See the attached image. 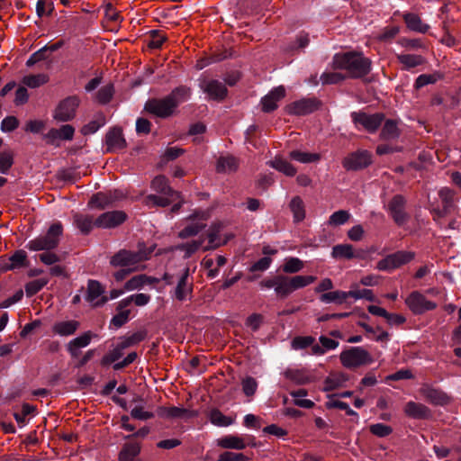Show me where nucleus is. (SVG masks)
<instances>
[{
    "label": "nucleus",
    "instance_id": "obj_44",
    "mask_svg": "<svg viewBox=\"0 0 461 461\" xmlns=\"http://www.w3.org/2000/svg\"><path fill=\"white\" fill-rule=\"evenodd\" d=\"M348 298V292L344 291H332L322 294L320 297L322 303H342L346 299Z\"/></svg>",
    "mask_w": 461,
    "mask_h": 461
},
{
    "label": "nucleus",
    "instance_id": "obj_38",
    "mask_svg": "<svg viewBox=\"0 0 461 461\" xmlns=\"http://www.w3.org/2000/svg\"><path fill=\"white\" fill-rule=\"evenodd\" d=\"M403 19L407 27L411 31L425 33L429 30V25L423 23L419 15L415 14H406Z\"/></svg>",
    "mask_w": 461,
    "mask_h": 461
},
{
    "label": "nucleus",
    "instance_id": "obj_17",
    "mask_svg": "<svg viewBox=\"0 0 461 461\" xmlns=\"http://www.w3.org/2000/svg\"><path fill=\"white\" fill-rule=\"evenodd\" d=\"M200 88L208 95L209 98L215 101L223 100L228 93L226 86L216 79L203 80L199 84Z\"/></svg>",
    "mask_w": 461,
    "mask_h": 461
},
{
    "label": "nucleus",
    "instance_id": "obj_49",
    "mask_svg": "<svg viewBox=\"0 0 461 461\" xmlns=\"http://www.w3.org/2000/svg\"><path fill=\"white\" fill-rule=\"evenodd\" d=\"M290 394L292 397L294 398V404L299 407L311 409L314 406V402L312 401L303 399V397H305L307 395V391L305 389L292 391Z\"/></svg>",
    "mask_w": 461,
    "mask_h": 461
},
{
    "label": "nucleus",
    "instance_id": "obj_37",
    "mask_svg": "<svg viewBox=\"0 0 461 461\" xmlns=\"http://www.w3.org/2000/svg\"><path fill=\"white\" fill-rule=\"evenodd\" d=\"M239 167V161L233 156L220 157L216 164V171L218 173L234 172Z\"/></svg>",
    "mask_w": 461,
    "mask_h": 461
},
{
    "label": "nucleus",
    "instance_id": "obj_61",
    "mask_svg": "<svg viewBox=\"0 0 461 461\" xmlns=\"http://www.w3.org/2000/svg\"><path fill=\"white\" fill-rule=\"evenodd\" d=\"M145 337H146L145 332L138 331V332H135V333L124 338L122 342H120V344L125 349L129 347L136 345V344L140 343V341L144 340Z\"/></svg>",
    "mask_w": 461,
    "mask_h": 461
},
{
    "label": "nucleus",
    "instance_id": "obj_4",
    "mask_svg": "<svg viewBox=\"0 0 461 461\" xmlns=\"http://www.w3.org/2000/svg\"><path fill=\"white\" fill-rule=\"evenodd\" d=\"M62 233V224L60 222L53 223L44 235L30 240L26 247L32 251L53 249L58 247Z\"/></svg>",
    "mask_w": 461,
    "mask_h": 461
},
{
    "label": "nucleus",
    "instance_id": "obj_31",
    "mask_svg": "<svg viewBox=\"0 0 461 461\" xmlns=\"http://www.w3.org/2000/svg\"><path fill=\"white\" fill-rule=\"evenodd\" d=\"M151 187L164 195L180 197V194L169 186L168 180L164 176H156L151 182Z\"/></svg>",
    "mask_w": 461,
    "mask_h": 461
},
{
    "label": "nucleus",
    "instance_id": "obj_20",
    "mask_svg": "<svg viewBox=\"0 0 461 461\" xmlns=\"http://www.w3.org/2000/svg\"><path fill=\"white\" fill-rule=\"evenodd\" d=\"M422 397L433 405L444 406L450 402L451 398L442 390L424 385L420 390Z\"/></svg>",
    "mask_w": 461,
    "mask_h": 461
},
{
    "label": "nucleus",
    "instance_id": "obj_60",
    "mask_svg": "<svg viewBox=\"0 0 461 461\" xmlns=\"http://www.w3.org/2000/svg\"><path fill=\"white\" fill-rule=\"evenodd\" d=\"M369 430L373 435L379 438L387 437L393 432L392 427L384 423L372 424Z\"/></svg>",
    "mask_w": 461,
    "mask_h": 461
},
{
    "label": "nucleus",
    "instance_id": "obj_11",
    "mask_svg": "<svg viewBox=\"0 0 461 461\" xmlns=\"http://www.w3.org/2000/svg\"><path fill=\"white\" fill-rule=\"evenodd\" d=\"M405 303L412 313L419 315L437 308V303L428 300L420 292L413 291L405 299Z\"/></svg>",
    "mask_w": 461,
    "mask_h": 461
},
{
    "label": "nucleus",
    "instance_id": "obj_16",
    "mask_svg": "<svg viewBox=\"0 0 461 461\" xmlns=\"http://www.w3.org/2000/svg\"><path fill=\"white\" fill-rule=\"evenodd\" d=\"M127 220L123 211H111L100 214L95 218V227L100 229H113L122 224Z\"/></svg>",
    "mask_w": 461,
    "mask_h": 461
},
{
    "label": "nucleus",
    "instance_id": "obj_55",
    "mask_svg": "<svg viewBox=\"0 0 461 461\" xmlns=\"http://www.w3.org/2000/svg\"><path fill=\"white\" fill-rule=\"evenodd\" d=\"M438 196L441 200L442 205L445 207V212L447 208L453 207L455 192L452 189L448 187L440 189L438 192Z\"/></svg>",
    "mask_w": 461,
    "mask_h": 461
},
{
    "label": "nucleus",
    "instance_id": "obj_33",
    "mask_svg": "<svg viewBox=\"0 0 461 461\" xmlns=\"http://www.w3.org/2000/svg\"><path fill=\"white\" fill-rule=\"evenodd\" d=\"M222 229L221 223H214L208 230L207 238H208V245L203 247V250H211L215 249L225 242H221L220 240V232Z\"/></svg>",
    "mask_w": 461,
    "mask_h": 461
},
{
    "label": "nucleus",
    "instance_id": "obj_58",
    "mask_svg": "<svg viewBox=\"0 0 461 461\" xmlns=\"http://www.w3.org/2000/svg\"><path fill=\"white\" fill-rule=\"evenodd\" d=\"M167 40V36L160 31H151L150 32V40L148 43V46L150 49H159L162 44Z\"/></svg>",
    "mask_w": 461,
    "mask_h": 461
},
{
    "label": "nucleus",
    "instance_id": "obj_21",
    "mask_svg": "<svg viewBox=\"0 0 461 461\" xmlns=\"http://www.w3.org/2000/svg\"><path fill=\"white\" fill-rule=\"evenodd\" d=\"M75 135V128L70 124H64L60 128L50 129L44 138L47 143L54 146H59L56 142L58 140H72Z\"/></svg>",
    "mask_w": 461,
    "mask_h": 461
},
{
    "label": "nucleus",
    "instance_id": "obj_32",
    "mask_svg": "<svg viewBox=\"0 0 461 461\" xmlns=\"http://www.w3.org/2000/svg\"><path fill=\"white\" fill-rule=\"evenodd\" d=\"M396 58L405 70H410L425 63V59L417 54H397Z\"/></svg>",
    "mask_w": 461,
    "mask_h": 461
},
{
    "label": "nucleus",
    "instance_id": "obj_51",
    "mask_svg": "<svg viewBox=\"0 0 461 461\" xmlns=\"http://www.w3.org/2000/svg\"><path fill=\"white\" fill-rule=\"evenodd\" d=\"M49 283L48 278H39L30 281L25 285V293L27 296L31 297L40 292Z\"/></svg>",
    "mask_w": 461,
    "mask_h": 461
},
{
    "label": "nucleus",
    "instance_id": "obj_8",
    "mask_svg": "<svg viewBox=\"0 0 461 461\" xmlns=\"http://www.w3.org/2000/svg\"><path fill=\"white\" fill-rule=\"evenodd\" d=\"M194 290L193 278L189 267H185L177 276L176 285L171 292L173 298L179 302L191 299Z\"/></svg>",
    "mask_w": 461,
    "mask_h": 461
},
{
    "label": "nucleus",
    "instance_id": "obj_57",
    "mask_svg": "<svg viewBox=\"0 0 461 461\" xmlns=\"http://www.w3.org/2000/svg\"><path fill=\"white\" fill-rule=\"evenodd\" d=\"M315 342V339L312 336H298L292 340V348L294 349H303L312 346Z\"/></svg>",
    "mask_w": 461,
    "mask_h": 461
},
{
    "label": "nucleus",
    "instance_id": "obj_26",
    "mask_svg": "<svg viewBox=\"0 0 461 461\" xmlns=\"http://www.w3.org/2000/svg\"><path fill=\"white\" fill-rule=\"evenodd\" d=\"M404 413L408 417L416 420H427L432 415L431 411L426 405L412 401L405 404Z\"/></svg>",
    "mask_w": 461,
    "mask_h": 461
},
{
    "label": "nucleus",
    "instance_id": "obj_30",
    "mask_svg": "<svg viewBox=\"0 0 461 461\" xmlns=\"http://www.w3.org/2000/svg\"><path fill=\"white\" fill-rule=\"evenodd\" d=\"M80 327V322L75 320L58 321L52 327V331L59 336L68 337L75 334Z\"/></svg>",
    "mask_w": 461,
    "mask_h": 461
},
{
    "label": "nucleus",
    "instance_id": "obj_7",
    "mask_svg": "<svg viewBox=\"0 0 461 461\" xmlns=\"http://www.w3.org/2000/svg\"><path fill=\"white\" fill-rule=\"evenodd\" d=\"M350 117L357 129H363L369 133L376 132L384 121V114L382 113L369 114L364 111H357L352 112Z\"/></svg>",
    "mask_w": 461,
    "mask_h": 461
},
{
    "label": "nucleus",
    "instance_id": "obj_47",
    "mask_svg": "<svg viewBox=\"0 0 461 461\" xmlns=\"http://www.w3.org/2000/svg\"><path fill=\"white\" fill-rule=\"evenodd\" d=\"M304 267L303 262L298 258H288L282 266V270L286 274H295Z\"/></svg>",
    "mask_w": 461,
    "mask_h": 461
},
{
    "label": "nucleus",
    "instance_id": "obj_64",
    "mask_svg": "<svg viewBox=\"0 0 461 461\" xmlns=\"http://www.w3.org/2000/svg\"><path fill=\"white\" fill-rule=\"evenodd\" d=\"M14 163L13 153L3 151L0 153V172L6 174Z\"/></svg>",
    "mask_w": 461,
    "mask_h": 461
},
{
    "label": "nucleus",
    "instance_id": "obj_24",
    "mask_svg": "<svg viewBox=\"0 0 461 461\" xmlns=\"http://www.w3.org/2000/svg\"><path fill=\"white\" fill-rule=\"evenodd\" d=\"M331 256L334 258H365L366 253L364 250L355 251L354 247L351 244H339L332 248Z\"/></svg>",
    "mask_w": 461,
    "mask_h": 461
},
{
    "label": "nucleus",
    "instance_id": "obj_53",
    "mask_svg": "<svg viewBox=\"0 0 461 461\" xmlns=\"http://www.w3.org/2000/svg\"><path fill=\"white\" fill-rule=\"evenodd\" d=\"M114 89L112 84L101 87L96 94V100L101 104H108L113 95Z\"/></svg>",
    "mask_w": 461,
    "mask_h": 461
},
{
    "label": "nucleus",
    "instance_id": "obj_35",
    "mask_svg": "<svg viewBox=\"0 0 461 461\" xmlns=\"http://www.w3.org/2000/svg\"><path fill=\"white\" fill-rule=\"evenodd\" d=\"M400 133L397 121L388 119L384 122L382 128L380 139L384 140H396L399 138Z\"/></svg>",
    "mask_w": 461,
    "mask_h": 461
},
{
    "label": "nucleus",
    "instance_id": "obj_22",
    "mask_svg": "<svg viewBox=\"0 0 461 461\" xmlns=\"http://www.w3.org/2000/svg\"><path fill=\"white\" fill-rule=\"evenodd\" d=\"M105 146L106 152H115L126 147V140L120 127H113L108 131L105 135Z\"/></svg>",
    "mask_w": 461,
    "mask_h": 461
},
{
    "label": "nucleus",
    "instance_id": "obj_5",
    "mask_svg": "<svg viewBox=\"0 0 461 461\" xmlns=\"http://www.w3.org/2000/svg\"><path fill=\"white\" fill-rule=\"evenodd\" d=\"M152 251L140 249L138 251L120 249L110 258V265L113 267L136 268V265L149 259Z\"/></svg>",
    "mask_w": 461,
    "mask_h": 461
},
{
    "label": "nucleus",
    "instance_id": "obj_63",
    "mask_svg": "<svg viewBox=\"0 0 461 461\" xmlns=\"http://www.w3.org/2000/svg\"><path fill=\"white\" fill-rule=\"evenodd\" d=\"M345 79V76L339 72H325L321 76L323 85L338 84Z\"/></svg>",
    "mask_w": 461,
    "mask_h": 461
},
{
    "label": "nucleus",
    "instance_id": "obj_54",
    "mask_svg": "<svg viewBox=\"0 0 461 461\" xmlns=\"http://www.w3.org/2000/svg\"><path fill=\"white\" fill-rule=\"evenodd\" d=\"M350 218V213L345 210H339L333 212L329 218V225L339 226L346 223Z\"/></svg>",
    "mask_w": 461,
    "mask_h": 461
},
{
    "label": "nucleus",
    "instance_id": "obj_29",
    "mask_svg": "<svg viewBox=\"0 0 461 461\" xmlns=\"http://www.w3.org/2000/svg\"><path fill=\"white\" fill-rule=\"evenodd\" d=\"M158 415L163 418L182 419L195 417L196 413L182 407L172 406L160 408L158 410Z\"/></svg>",
    "mask_w": 461,
    "mask_h": 461
},
{
    "label": "nucleus",
    "instance_id": "obj_14",
    "mask_svg": "<svg viewBox=\"0 0 461 461\" xmlns=\"http://www.w3.org/2000/svg\"><path fill=\"white\" fill-rule=\"evenodd\" d=\"M187 220L191 221V223L178 232V237L181 239L195 236L203 230L206 227L207 215L204 212L195 211L188 216Z\"/></svg>",
    "mask_w": 461,
    "mask_h": 461
},
{
    "label": "nucleus",
    "instance_id": "obj_3",
    "mask_svg": "<svg viewBox=\"0 0 461 461\" xmlns=\"http://www.w3.org/2000/svg\"><path fill=\"white\" fill-rule=\"evenodd\" d=\"M371 60L360 52L338 53L333 57L332 67L346 70L351 78H361L371 71Z\"/></svg>",
    "mask_w": 461,
    "mask_h": 461
},
{
    "label": "nucleus",
    "instance_id": "obj_48",
    "mask_svg": "<svg viewBox=\"0 0 461 461\" xmlns=\"http://www.w3.org/2000/svg\"><path fill=\"white\" fill-rule=\"evenodd\" d=\"M285 376L296 384H305L310 382L309 376L303 371L298 369H287L285 372Z\"/></svg>",
    "mask_w": 461,
    "mask_h": 461
},
{
    "label": "nucleus",
    "instance_id": "obj_13",
    "mask_svg": "<svg viewBox=\"0 0 461 461\" xmlns=\"http://www.w3.org/2000/svg\"><path fill=\"white\" fill-rule=\"evenodd\" d=\"M321 103L317 98H302L285 106V111L290 115H306L318 110Z\"/></svg>",
    "mask_w": 461,
    "mask_h": 461
},
{
    "label": "nucleus",
    "instance_id": "obj_52",
    "mask_svg": "<svg viewBox=\"0 0 461 461\" xmlns=\"http://www.w3.org/2000/svg\"><path fill=\"white\" fill-rule=\"evenodd\" d=\"M123 350L124 348L122 347V345L120 343L117 344V346L113 350L103 357L101 359V365L106 366L112 363H114L122 357Z\"/></svg>",
    "mask_w": 461,
    "mask_h": 461
},
{
    "label": "nucleus",
    "instance_id": "obj_10",
    "mask_svg": "<svg viewBox=\"0 0 461 461\" xmlns=\"http://www.w3.org/2000/svg\"><path fill=\"white\" fill-rule=\"evenodd\" d=\"M79 104L80 99L76 95L63 99L56 107L53 118L62 122L72 121L76 116Z\"/></svg>",
    "mask_w": 461,
    "mask_h": 461
},
{
    "label": "nucleus",
    "instance_id": "obj_12",
    "mask_svg": "<svg viewBox=\"0 0 461 461\" xmlns=\"http://www.w3.org/2000/svg\"><path fill=\"white\" fill-rule=\"evenodd\" d=\"M372 163L371 154L367 150L352 152L342 160L343 167L348 171H357L367 167Z\"/></svg>",
    "mask_w": 461,
    "mask_h": 461
},
{
    "label": "nucleus",
    "instance_id": "obj_62",
    "mask_svg": "<svg viewBox=\"0 0 461 461\" xmlns=\"http://www.w3.org/2000/svg\"><path fill=\"white\" fill-rule=\"evenodd\" d=\"M53 10L54 5L52 2L39 0L36 4V14L40 18L43 17L44 15H50Z\"/></svg>",
    "mask_w": 461,
    "mask_h": 461
},
{
    "label": "nucleus",
    "instance_id": "obj_56",
    "mask_svg": "<svg viewBox=\"0 0 461 461\" xmlns=\"http://www.w3.org/2000/svg\"><path fill=\"white\" fill-rule=\"evenodd\" d=\"M326 407L328 409H335L336 408V409L346 411V413L348 416H357V413L355 411H353L352 409H350L347 402H344L339 400H336V399H332V398L330 399L326 402Z\"/></svg>",
    "mask_w": 461,
    "mask_h": 461
},
{
    "label": "nucleus",
    "instance_id": "obj_15",
    "mask_svg": "<svg viewBox=\"0 0 461 461\" xmlns=\"http://www.w3.org/2000/svg\"><path fill=\"white\" fill-rule=\"evenodd\" d=\"M217 445L222 448L242 450L247 446L256 447L255 437L246 435L240 437L236 435H226L217 440Z\"/></svg>",
    "mask_w": 461,
    "mask_h": 461
},
{
    "label": "nucleus",
    "instance_id": "obj_9",
    "mask_svg": "<svg viewBox=\"0 0 461 461\" xmlns=\"http://www.w3.org/2000/svg\"><path fill=\"white\" fill-rule=\"evenodd\" d=\"M414 258L415 253L412 251L399 250L379 260L376 268L380 271H392L411 262Z\"/></svg>",
    "mask_w": 461,
    "mask_h": 461
},
{
    "label": "nucleus",
    "instance_id": "obj_19",
    "mask_svg": "<svg viewBox=\"0 0 461 461\" xmlns=\"http://www.w3.org/2000/svg\"><path fill=\"white\" fill-rule=\"evenodd\" d=\"M104 288L100 282L89 280L87 284V292L86 299L93 306H102L108 302L107 296H104Z\"/></svg>",
    "mask_w": 461,
    "mask_h": 461
},
{
    "label": "nucleus",
    "instance_id": "obj_41",
    "mask_svg": "<svg viewBox=\"0 0 461 461\" xmlns=\"http://www.w3.org/2000/svg\"><path fill=\"white\" fill-rule=\"evenodd\" d=\"M105 117L103 113H99L95 116V118L90 121L88 123L85 124L81 128V133L83 135H90L96 132L101 127L105 124Z\"/></svg>",
    "mask_w": 461,
    "mask_h": 461
},
{
    "label": "nucleus",
    "instance_id": "obj_45",
    "mask_svg": "<svg viewBox=\"0 0 461 461\" xmlns=\"http://www.w3.org/2000/svg\"><path fill=\"white\" fill-rule=\"evenodd\" d=\"M49 81V77L46 74L28 75L23 77L22 82L28 87L36 88Z\"/></svg>",
    "mask_w": 461,
    "mask_h": 461
},
{
    "label": "nucleus",
    "instance_id": "obj_39",
    "mask_svg": "<svg viewBox=\"0 0 461 461\" xmlns=\"http://www.w3.org/2000/svg\"><path fill=\"white\" fill-rule=\"evenodd\" d=\"M210 421L218 427H228L234 422V419L224 415L220 410L212 409L209 412Z\"/></svg>",
    "mask_w": 461,
    "mask_h": 461
},
{
    "label": "nucleus",
    "instance_id": "obj_50",
    "mask_svg": "<svg viewBox=\"0 0 461 461\" xmlns=\"http://www.w3.org/2000/svg\"><path fill=\"white\" fill-rule=\"evenodd\" d=\"M441 78L442 76L438 72L433 74H421L416 78L414 87L416 89H420L427 85L435 84L438 80Z\"/></svg>",
    "mask_w": 461,
    "mask_h": 461
},
{
    "label": "nucleus",
    "instance_id": "obj_34",
    "mask_svg": "<svg viewBox=\"0 0 461 461\" xmlns=\"http://www.w3.org/2000/svg\"><path fill=\"white\" fill-rule=\"evenodd\" d=\"M112 194L108 192H98L95 194L88 202V206L103 210L106 207L113 206Z\"/></svg>",
    "mask_w": 461,
    "mask_h": 461
},
{
    "label": "nucleus",
    "instance_id": "obj_43",
    "mask_svg": "<svg viewBox=\"0 0 461 461\" xmlns=\"http://www.w3.org/2000/svg\"><path fill=\"white\" fill-rule=\"evenodd\" d=\"M289 158L300 163H312L321 159L319 153H310L301 150H292L289 153Z\"/></svg>",
    "mask_w": 461,
    "mask_h": 461
},
{
    "label": "nucleus",
    "instance_id": "obj_36",
    "mask_svg": "<svg viewBox=\"0 0 461 461\" xmlns=\"http://www.w3.org/2000/svg\"><path fill=\"white\" fill-rule=\"evenodd\" d=\"M289 209L293 213L294 221L301 222L305 219V205L300 196H294L289 203Z\"/></svg>",
    "mask_w": 461,
    "mask_h": 461
},
{
    "label": "nucleus",
    "instance_id": "obj_59",
    "mask_svg": "<svg viewBox=\"0 0 461 461\" xmlns=\"http://www.w3.org/2000/svg\"><path fill=\"white\" fill-rule=\"evenodd\" d=\"M145 275H138L132 276L130 280H128L124 285L125 291H133L141 289L145 285L144 282Z\"/></svg>",
    "mask_w": 461,
    "mask_h": 461
},
{
    "label": "nucleus",
    "instance_id": "obj_6",
    "mask_svg": "<svg viewBox=\"0 0 461 461\" xmlns=\"http://www.w3.org/2000/svg\"><path fill=\"white\" fill-rule=\"evenodd\" d=\"M339 359L342 366L349 369L366 366L374 362L371 354L362 347H352L343 350L339 355Z\"/></svg>",
    "mask_w": 461,
    "mask_h": 461
},
{
    "label": "nucleus",
    "instance_id": "obj_25",
    "mask_svg": "<svg viewBox=\"0 0 461 461\" xmlns=\"http://www.w3.org/2000/svg\"><path fill=\"white\" fill-rule=\"evenodd\" d=\"M141 444L138 441L131 440L123 444L119 456V461H140V454Z\"/></svg>",
    "mask_w": 461,
    "mask_h": 461
},
{
    "label": "nucleus",
    "instance_id": "obj_1",
    "mask_svg": "<svg viewBox=\"0 0 461 461\" xmlns=\"http://www.w3.org/2000/svg\"><path fill=\"white\" fill-rule=\"evenodd\" d=\"M192 95V90L186 86H179L174 88L170 94L163 98H150L144 106L149 113L159 118H168L174 114L176 109L186 102Z\"/></svg>",
    "mask_w": 461,
    "mask_h": 461
},
{
    "label": "nucleus",
    "instance_id": "obj_40",
    "mask_svg": "<svg viewBox=\"0 0 461 461\" xmlns=\"http://www.w3.org/2000/svg\"><path fill=\"white\" fill-rule=\"evenodd\" d=\"M270 165L272 167L282 172L287 176H294L297 172L296 168L290 162L282 158H275V159L271 161Z\"/></svg>",
    "mask_w": 461,
    "mask_h": 461
},
{
    "label": "nucleus",
    "instance_id": "obj_2",
    "mask_svg": "<svg viewBox=\"0 0 461 461\" xmlns=\"http://www.w3.org/2000/svg\"><path fill=\"white\" fill-rule=\"evenodd\" d=\"M314 276H285L276 275L262 280L259 285L262 288L275 289L278 298L285 299L298 289L304 288L316 281Z\"/></svg>",
    "mask_w": 461,
    "mask_h": 461
},
{
    "label": "nucleus",
    "instance_id": "obj_23",
    "mask_svg": "<svg viewBox=\"0 0 461 461\" xmlns=\"http://www.w3.org/2000/svg\"><path fill=\"white\" fill-rule=\"evenodd\" d=\"M285 96V88L283 86L275 87L261 99L262 111L265 113L275 111L278 107L277 103Z\"/></svg>",
    "mask_w": 461,
    "mask_h": 461
},
{
    "label": "nucleus",
    "instance_id": "obj_42",
    "mask_svg": "<svg viewBox=\"0 0 461 461\" xmlns=\"http://www.w3.org/2000/svg\"><path fill=\"white\" fill-rule=\"evenodd\" d=\"M27 259V254L24 250H17L9 258L10 263H5L3 270H11L17 267H22L25 265Z\"/></svg>",
    "mask_w": 461,
    "mask_h": 461
},
{
    "label": "nucleus",
    "instance_id": "obj_18",
    "mask_svg": "<svg viewBox=\"0 0 461 461\" xmlns=\"http://www.w3.org/2000/svg\"><path fill=\"white\" fill-rule=\"evenodd\" d=\"M404 206L405 199L400 194L393 196L388 203L390 215L399 226L403 225L408 220V215L404 211Z\"/></svg>",
    "mask_w": 461,
    "mask_h": 461
},
{
    "label": "nucleus",
    "instance_id": "obj_46",
    "mask_svg": "<svg viewBox=\"0 0 461 461\" xmlns=\"http://www.w3.org/2000/svg\"><path fill=\"white\" fill-rule=\"evenodd\" d=\"M203 243V239H200L198 240H192L191 242L179 244L176 247V249L184 252L185 258H189L201 248Z\"/></svg>",
    "mask_w": 461,
    "mask_h": 461
},
{
    "label": "nucleus",
    "instance_id": "obj_27",
    "mask_svg": "<svg viewBox=\"0 0 461 461\" xmlns=\"http://www.w3.org/2000/svg\"><path fill=\"white\" fill-rule=\"evenodd\" d=\"M95 335L92 331H86L82 335L73 339L67 345V349L72 357H77L79 356V349L87 347L92 338Z\"/></svg>",
    "mask_w": 461,
    "mask_h": 461
},
{
    "label": "nucleus",
    "instance_id": "obj_28",
    "mask_svg": "<svg viewBox=\"0 0 461 461\" xmlns=\"http://www.w3.org/2000/svg\"><path fill=\"white\" fill-rule=\"evenodd\" d=\"M73 222L84 235L89 234L95 227V219L89 214L75 213L73 216Z\"/></svg>",
    "mask_w": 461,
    "mask_h": 461
}]
</instances>
